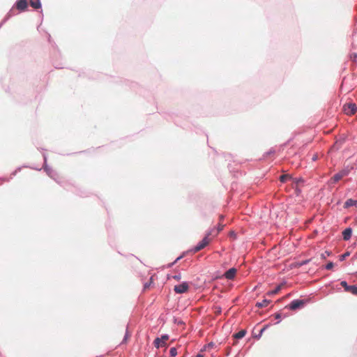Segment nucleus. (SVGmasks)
I'll use <instances>...</instances> for the list:
<instances>
[{"label":"nucleus","instance_id":"1","mask_svg":"<svg viewBox=\"0 0 357 357\" xmlns=\"http://www.w3.org/2000/svg\"><path fill=\"white\" fill-rule=\"evenodd\" d=\"M213 232V230H211L209 233H208L206 236L199 242L194 248L193 252H197L201 250L204 249L207 245L209 244L211 241V238H209V236L211 235Z\"/></svg>","mask_w":357,"mask_h":357},{"label":"nucleus","instance_id":"2","mask_svg":"<svg viewBox=\"0 0 357 357\" xmlns=\"http://www.w3.org/2000/svg\"><path fill=\"white\" fill-rule=\"evenodd\" d=\"M305 301L304 300H294L285 307L294 311L298 309L303 308L305 305Z\"/></svg>","mask_w":357,"mask_h":357},{"label":"nucleus","instance_id":"3","mask_svg":"<svg viewBox=\"0 0 357 357\" xmlns=\"http://www.w3.org/2000/svg\"><path fill=\"white\" fill-rule=\"evenodd\" d=\"M169 340L168 335H163L161 337H157L153 342V344L156 348L167 347V342Z\"/></svg>","mask_w":357,"mask_h":357},{"label":"nucleus","instance_id":"4","mask_svg":"<svg viewBox=\"0 0 357 357\" xmlns=\"http://www.w3.org/2000/svg\"><path fill=\"white\" fill-rule=\"evenodd\" d=\"M189 284L188 282H184L180 284L175 285L174 290L176 294H183L188 291Z\"/></svg>","mask_w":357,"mask_h":357},{"label":"nucleus","instance_id":"5","mask_svg":"<svg viewBox=\"0 0 357 357\" xmlns=\"http://www.w3.org/2000/svg\"><path fill=\"white\" fill-rule=\"evenodd\" d=\"M349 174V171L346 169H343L340 172L335 174L331 178V182L332 183H337L340 180H341L343 177L346 176Z\"/></svg>","mask_w":357,"mask_h":357},{"label":"nucleus","instance_id":"6","mask_svg":"<svg viewBox=\"0 0 357 357\" xmlns=\"http://www.w3.org/2000/svg\"><path fill=\"white\" fill-rule=\"evenodd\" d=\"M357 107L354 103H349L344 106V111L347 115H353L356 113Z\"/></svg>","mask_w":357,"mask_h":357},{"label":"nucleus","instance_id":"7","mask_svg":"<svg viewBox=\"0 0 357 357\" xmlns=\"http://www.w3.org/2000/svg\"><path fill=\"white\" fill-rule=\"evenodd\" d=\"M340 284L342 287H344L345 291L350 292L354 295H357V286H349L347 284L346 281H342Z\"/></svg>","mask_w":357,"mask_h":357},{"label":"nucleus","instance_id":"8","mask_svg":"<svg viewBox=\"0 0 357 357\" xmlns=\"http://www.w3.org/2000/svg\"><path fill=\"white\" fill-rule=\"evenodd\" d=\"M16 8L20 11H24L27 8V0H17Z\"/></svg>","mask_w":357,"mask_h":357},{"label":"nucleus","instance_id":"9","mask_svg":"<svg viewBox=\"0 0 357 357\" xmlns=\"http://www.w3.org/2000/svg\"><path fill=\"white\" fill-rule=\"evenodd\" d=\"M236 268H231L225 272V277L228 280H233L236 276Z\"/></svg>","mask_w":357,"mask_h":357},{"label":"nucleus","instance_id":"10","mask_svg":"<svg viewBox=\"0 0 357 357\" xmlns=\"http://www.w3.org/2000/svg\"><path fill=\"white\" fill-rule=\"evenodd\" d=\"M351 233H352V229L351 228L345 229L342 232L344 240L348 241L351 236Z\"/></svg>","mask_w":357,"mask_h":357},{"label":"nucleus","instance_id":"11","mask_svg":"<svg viewBox=\"0 0 357 357\" xmlns=\"http://www.w3.org/2000/svg\"><path fill=\"white\" fill-rule=\"evenodd\" d=\"M356 204H357V200L349 199L345 202L344 207L347 208L350 206H355Z\"/></svg>","mask_w":357,"mask_h":357},{"label":"nucleus","instance_id":"12","mask_svg":"<svg viewBox=\"0 0 357 357\" xmlns=\"http://www.w3.org/2000/svg\"><path fill=\"white\" fill-rule=\"evenodd\" d=\"M282 286H283L282 284L278 285L275 289L270 291L268 293V295L273 296V295L278 294L280 292V291L281 290Z\"/></svg>","mask_w":357,"mask_h":357},{"label":"nucleus","instance_id":"13","mask_svg":"<svg viewBox=\"0 0 357 357\" xmlns=\"http://www.w3.org/2000/svg\"><path fill=\"white\" fill-rule=\"evenodd\" d=\"M246 334V331L245 330H241L239 332L235 333L234 335V338L241 339L243 338Z\"/></svg>","mask_w":357,"mask_h":357},{"label":"nucleus","instance_id":"14","mask_svg":"<svg viewBox=\"0 0 357 357\" xmlns=\"http://www.w3.org/2000/svg\"><path fill=\"white\" fill-rule=\"evenodd\" d=\"M30 4L35 9H38L41 7V4L39 0L31 1Z\"/></svg>","mask_w":357,"mask_h":357},{"label":"nucleus","instance_id":"15","mask_svg":"<svg viewBox=\"0 0 357 357\" xmlns=\"http://www.w3.org/2000/svg\"><path fill=\"white\" fill-rule=\"evenodd\" d=\"M270 301L266 300V299H264L263 300L261 303H258L257 304V305L259 307H266L268 306V305L269 304Z\"/></svg>","mask_w":357,"mask_h":357},{"label":"nucleus","instance_id":"16","mask_svg":"<svg viewBox=\"0 0 357 357\" xmlns=\"http://www.w3.org/2000/svg\"><path fill=\"white\" fill-rule=\"evenodd\" d=\"M289 178H290V176L287 174H283L280 176V181L282 183L286 182Z\"/></svg>","mask_w":357,"mask_h":357},{"label":"nucleus","instance_id":"17","mask_svg":"<svg viewBox=\"0 0 357 357\" xmlns=\"http://www.w3.org/2000/svg\"><path fill=\"white\" fill-rule=\"evenodd\" d=\"M169 354H170V356L171 357H174L177 355V351H176V349L175 347H172L170 349V351H169Z\"/></svg>","mask_w":357,"mask_h":357},{"label":"nucleus","instance_id":"18","mask_svg":"<svg viewBox=\"0 0 357 357\" xmlns=\"http://www.w3.org/2000/svg\"><path fill=\"white\" fill-rule=\"evenodd\" d=\"M333 266H334L333 263V262H329L326 266V268L328 269V270H330V269L333 268Z\"/></svg>","mask_w":357,"mask_h":357},{"label":"nucleus","instance_id":"19","mask_svg":"<svg viewBox=\"0 0 357 357\" xmlns=\"http://www.w3.org/2000/svg\"><path fill=\"white\" fill-rule=\"evenodd\" d=\"M223 227H224V225L220 223V224L218 225V229H217V230H218V231H217V233H216V234H218V232H220V231H222V229H223Z\"/></svg>","mask_w":357,"mask_h":357},{"label":"nucleus","instance_id":"20","mask_svg":"<svg viewBox=\"0 0 357 357\" xmlns=\"http://www.w3.org/2000/svg\"><path fill=\"white\" fill-rule=\"evenodd\" d=\"M172 278H173L174 280H176L178 281V280H181V275L180 274H178V275H173V276H172Z\"/></svg>","mask_w":357,"mask_h":357},{"label":"nucleus","instance_id":"21","mask_svg":"<svg viewBox=\"0 0 357 357\" xmlns=\"http://www.w3.org/2000/svg\"><path fill=\"white\" fill-rule=\"evenodd\" d=\"M152 279H153V277H151L150 278V282L149 283H146L144 286V288L146 289H148L149 287V286L151 285V283L152 282Z\"/></svg>","mask_w":357,"mask_h":357},{"label":"nucleus","instance_id":"22","mask_svg":"<svg viewBox=\"0 0 357 357\" xmlns=\"http://www.w3.org/2000/svg\"><path fill=\"white\" fill-rule=\"evenodd\" d=\"M326 255H327V256H329V255H330V253H329L328 252H327V251H326V252H325V253H324V254H322V255H321V257H322L323 259H325V258H326Z\"/></svg>","mask_w":357,"mask_h":357},{"label":"nucleus","instance_id":"23","mask_svg":"<svg viewBox=\"0 0 357 357\" xmlns=\"http://www.w3.org/2000/svg\"><path fill=\"white\" fill-rule=\"evenodd\" d=\"M349 255V252L344 253V255H341V259L343 260L346 257H347Z\"/></svg>","mask_w":357,"mask_h":357},{"label":"nucleus","instance_id":"24","mask_svg":"<svg viewBox=\"0 0 357 357\" xmlns=\"http://www.w3.org/2000/svg\"><path fill=\"white\" fill-rule=\"evenodd\" d=\"M182 258V256L178 257L172 264L169 265V266H172L173 264H176L178 260H180Z\"/></svg>","mask_w":357,"mask_h":357},{"label":"nucleus","instance_id":"25","mask_svg":"<svg viewBox=\"0 0 357 357\" xmlns=\"http://www.w3.org/2000/svg\"><path fill=\"white\" fill-rule=\"evenodd\" d=\"M265 331V328H263L261 331H260V335L263 333V332Z\"/></svg>","mask_w":357,"mask_h":357},{"label":"nucleus","instance_id":"26","mask_svg":"<svg viewBox=\"0 0 357 357\" xmlns=\"http://www.w3.org/2000/svg\"><path fill=\"white\" fill-rule=\"evenodd\" d=\"M357 59V54H354V59L356 60Z\"/></svg>","mask_w":357,"mask_h":357},{"label":"nucleus","instance_id":"27","mask_svg":"<svg viewBox=\"0 0 357 357\" xmlns=\"http://www.w3.org/2000/svg\"><path fill=\"white\" fill-rule=\"evenodd\" d=\"M196 357H203V355H202V354H197V355L196 356Z\"/></svg>","mask_w":357,"mask_h":357},{"label":"nucleus","instance_id":"28","mask_svg":"<svg viewBox=\"0 0 357 357\" xmlns=\"http://www.w3.org/2000/svg\"><path fill=\"white\" fill-rule=\"evenodd\" d=\"M280 317V315L279 314H278L276 315V318H277V319H279Z\"/></svg>","mask_w":357,"mask_h":357},{"label":"nucleus","instance_id":"29","mask_svg":"<svg viewBox=\"0 0 357 357\" xmlns=\"http://www.w3.org/2000/svg\"><path fill=\"white\" fill-rule=\"evenodd\" d=\"M220 220H222V219H223V216H222V215H221V216L220 217Z\"/></svg>","mask_w":357,"mask_h":357}]
</instances>
